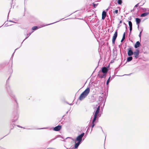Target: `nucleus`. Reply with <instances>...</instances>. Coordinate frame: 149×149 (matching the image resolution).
Returning <instances> with one entry per match:
<instances>
[{
	"label": "nucleus",
	"instance_id": "obj_28",
	"mask_svg": "<svg viewBox=\"0 0 149 149\" xmlns=\"http://www.w3.org/2000/svg\"><path fill=\"white\" fill-rule=\"evenodd\" d=\"M147 11L148 12L147 13H149V8H147Z\"/></svg>",
	"mask_w": 149,
	"mask_h": 149
},
{
	"label": "nucleus",
	"instance_id": "obj_27",
	"mask_svg": "<svg viewBox=\"0 0 149 149\" xmlns=\"http://www.w3.org/2000/svg\"><path fill=\"white\" fill-rule=\"evenodd\" d=\"M143 10L144 11H147V8H143Z\"/></svg>",
	"mask_w": 149,
	"mask_h": 149
},
{
	"label": "nucleus",
	"instance_id": "obj_17",
	"mask_svg": "<svg viewBox=\"0 0 149 149\" xmlns=\"http://www.w3.org/2000/svg\"><path fill=\"white\" fill-rule=\"evenodd\" d=\"M122 2L121 0H118V3L119 5H121Z\"/></svg>",
	"mask_w": 149,
	"mask_h": 149
},
{
	"label": "nucleus",
	"instance_id": "obj_10",
	"mask_svg": "<svg viewBox=\"0 0 149 149\" xmlns=\"http://www.w3.org/2000/svg\"><path fill=\"white\" fill-rule=\"evenodd\" d=\"M136 24L138 25V28H139V24L141 22V19L138 18H136Z\"/></svg>",
	"mask_w": 149,
	"mask_h": 149
},
{
	"label": "nucleus",
	"instance_id": "obj_22",
	"mask_svg": "<svg viewBox=\"0 0 149 149\" xmlns=\"http://www.w3.org/2000/svg\"><path fill=\"white\" fill-rule=\"evenodd\" d=\"M142 31H143V30H142L141 31H140V33L139 35V37H140V38H141V34L142 32Z\"/></svg>",
	"mask_w": 149,
	"mask_h": 149
},
{
	"label": "nucleus",
	"instance_id": "obj_19",
	"mask_svg": "<svg viewBox=\"0 0 149 149\" xmlns=\"http://www.w3.org/2000/svg\"><path fill=\"white\" fill-rule=\"evenodd\" d=\"M98 5V3H93V6L94 8H95Z\"/></svg>",
	"mask_w": 149,
	"mask_h": 149
},
{
	"label": "nucleus",
	"instance_id": "obj_21",
	"mask_svg": "<svg viewBox=\"0 0 149 149\" xmlns=\"http://www.w3.org/2000/svg\"><path fill=\"white\" fill-rule=\"evenodd\" d=\"M110 78H111V76H110V77H109V78L107 80V83H106L108 85L109 84Z\"/></svg>",
	"mask_w": 149,
	"mask_h": 149
},
{
	"label": "nucleus",
	"instance_id": "obj_25",
	"mask_svg": "<svg viewBox=\"0 0 149 149\" xmlns=\"http://www.w3.org/2000/svg\"><path fill=\"white\" fill-rule=\"evenodd\" d=\"M31 33H30L29 34H27V35L28 36L26 37V38L25 39H27L28 37L31 35Z\"/></svg>",
	"mask_w": 149,
	"mask_h": 149
},
{
	"label": "nucleus",
	"instance_id": "obj_40",
	"mask_svg": "<svg viewBox=\"0 0 149 149\" xmlns=\"http://www.w3.org/2000/svg\"><path fill=\"white\" fill-rule=\"evenodd\" d=\"M17 118H18V117H17H17H16V120H17Z\"/></svg>",
	"mask_w": 149,
	"mask_h": 149
},
{
	"label": "nucleus",
	"instance_id": "obj_42",
	"mask_svg": "<svg viewBox=\"0 0 149 149\" xmlns=\"http://www.w3.org/2000/svg\"><path fill=\"white\" fill-rule=\"evenodd\" d=\"M108 10V9H107V10Z\"/></svg>",
	"mask_w": 149,
	"mask_h": 149
},
{
	"label": "nucleus",
	"instance_id": "obj_14",
	"mask_svg": "<svg viewBox=\"0 0 149 149\" xmlns=\"http://www.w3.org/2000/svg\"><path fill=\"white\" fill-rule=\"evenodd\" d=\"M149 14V13H143L141 15V17H145L147 16Z\"/></svg>",
	"mask_w": 149,
	"mask_h": 149
},
{
	"label": "nucleus",
	"instance_id": "obj_37",
	"mask_svg": "<svg viewBox=\"0 0 149 149\" xmlns=\"http://www.w3.org/2000/svg\"><path fill=\"white\" fill-rule=\"evenodd\" d=\"M25 39H25L23 41H22V43H21V44H22V43H23V41H24Z\"/></svg>",
	"mask_w": 149,
	"mask_h": 149
},
{
	"label": "nucleus",
	"instance_id": "obj_24",
	"mask_svg": "<svg viewBox=\"0 0 149 149\" xmlns=\"http://www.w3.org/2000/svg\"><path fill=\"white\" fill-rule=\"evenodd\" d=\"M132 30V27H130V33H131Z\"/></svg>",
	"mask_w": 149,
	"mask_h": 149
},
{
	"label": "nucleus",
	"instance_id": "obj_18",
	"mask_svg": "<svg viewBox=\"0 0 149 149\" xmlns=\"http://www.w3.org/2000/svg\"><path fill=\"white\" fill-rule=\"evenodd\" d=\"M128 23L130 27H132V23L131 21H129Z\"/></svg>",
	"mask_w": 149,
	"mask_h": 149
},
{
	"label": "nucleus",
	"instance_id": "obj_3",
	"mask_svg": "<svg viewBox=\"0 0 149 149\" xmlns=\"http://www.w3.org/2000/svg\"><path fill=\"white\" fill-rule=\"evenodd\" d=\"M84 133H83L80 135L78 136L76 139L74 140L75 142L76 143V142L77 141L78 142L81 143L82 141V137L84 136Z\"/></svg>",
	"mask_w": 149,
	"mask_h": 149
},
{
	"label": "nucleus",
	"instance_id": "obj_38",
	"mask_svg": "<svg viewBox=\"0 0 149 149\" xmlns=\"http://www.w3.org/2000/svg\"><path fill=\"white\" fill-rule=\"evenodd\" d=\"M25 39H25L23 41H22V43H21V44H22V43H23V41H24Z\"/></svg>",
	"mask_w": 149,
	"mask_h": 149
},
{
	"label": "nucleus",
	"instance_id": "obj_9",
	"mask_svg": "<svg viewBox=\"0 0 149 149\" xmlns=\"http://www.w3.org/2000/svg\"><path fill=\"white\" fill-rule=\"evenodd\" d=\"M61 126L59 125L54 127V130L55 131H58L61 130Z\"/></svg>",
	"mask_w": 149,
	"mask_h": 149
},
{
	"label": "nucleus",
	"instance_id": "obj_4",
	"mask_svg": "<svg viewBox=\"0 0 149 149\" xmlns=\"http://www.w3.org/2000/svg\"><path fill=\"white\" fill-rule=\"evenodd\" d=\"M117 30H116V31L115 32V33H114L113 36V37L112 42V43L113 44H115V41L117 38Z\"/></svg>",
	"mask_w": 149,
	"mask_h": 149
},
{
	"label": "nucleus",
	"instance_id": "obj_29",
	"mask_svg": "<svg viewBox=\"0 0 149 149\" xmlns=\"http://www.w3.org/2000/svg\"><path fill=\"white\" fill-rule=\"evenodd\" d=\"M122 23V21H121H121H120V22H119L120 24L121 23Z\"/></svg>",
	"mask_w": 149,
	"mask_h": 149
},
{
	"label": "nucleus",
	"instance_id": "obj_30",
	"mask_svg": "<svg viewBox=\"0 0 149 149\" xmlns=\"http://www.w3.org/2000/svg\"><path fill=\"white\" fill-rule=\"evenodd\" d=\"M125 38H122V40H124L125 39Z\"/></svg>",
	"mask_w": 149,
	"mask_h": 149
},
{
	"label": "nucleus",
	"instance_id": "obj_34",
	"mask_svg": "<svg viewBox=\"0 0 149 149\" xmlns=\"http://www.w3.org/2000/svg\"><path fill=\"white\" fill-rule=\"evenodd\" d=\"M55 139H52L51 141H50V142H51L52 141V140H54Z\"/></svg>",
	"mask_w": 149,
	"mask_h": 149
},
{
	"label": "nucleus",
	"instance_id": "obj_32",
	"mask_svg": "<svg viewBox=\"0 0 149 149\" xmlns=\"http://www.w3.org/2000/svg\"><path fill=\"white\" fill-rule=\"evenodd\" d=\"M123 41V40L122 39L121 40V42H122Z\"/></svg>",
	"mask_w": 149,
	"mask_h": 149
},
{
	"label": "nucleus",
	"instance_id": "obj_23",
	"mask_svg": "<svg viewBox=\"0 0 149 149\" xmlns=\"http://www.w3.org/2000/svg\"><path fill=\"white\" fill-rule=\"evenodd\" d=\"M123 38H125V32H124L123 34Z\"/></svg>",
	"mask_w": 149,
	"mask_h": 149
},
{
	"label": "nucleus",
	"instance_id": "obj_13",
	"mask_svg": "<svg viewBox=\"0 0 149 149\" xmlns=\"http://www.w3.org/2000/svg\"><path fill=\"white\" fill-rule=\"evenodd\" d=\"M75 143V144L74 146V148L76 149L79 146L80 144L81 143L78 142L77 143H76V142Z\"/></svg>",
	"mask_w": 149,
	"mask_h": 149
},
{
	"label": "nucleus",
	"instance_id": "obj_8",
	"mask_svg": "<svg viewBox=\"0 0 149 149\" xmlns=\"http://www.w3.org/2000/svg\"><path fill=\"white\" fill-rule=\"evenodd\" d=\"M128 55L129 56H131L133 54V52L131 48H129L128 49Z\"/></svg>",
	"mask_w": 149,
	"mask_h": 149
},
{
	"label": "nucleus",
	"instance_id": "obj_16",
	"mask_svg": "<svg viewBox=\"0 0 149 149\" xmlns=\"http://www.w3.org/2000/svg\"><path fill=\"white\" fill-rule=\"evenodd\" d=\"M38 29V27L37 26H34L32 27V29L33 30H35Z\"/></svg>",
	"mask_w": 149,
	"mask_h": 149
},
{
	"label": "nucleus",
	"instance_id": "obj_39",
	"mask_svg": "<svg viewBox=\"0 0 149 149\" xmlns=\"http://www.w3.org/2000/svg\"><path fill=\"white\" fill-rule=\"evenodd\" d=\"M17 126L18 127H20L19 125H17Z\"/></svg>",
	"mask_w": 149,
	"mask_h": 149
},
{
	"label": "nucleus",
	"instance_id": "obj_43",
	"mask_svg": "<svg viewBox=\"0 0 149 149\" xmlns=\"http://www.w3.org/2000/svg\"><path fill=\"white\" fill-rule=\"evenodd\" d=\"M9 79V77L8 78V79Z\"/></svg>",
	"mask_w": 149,
	"mask_h": 149
},
{
	"label": "nucleus",
	"instance_id": "obj_1",
	"mask_svg": "<svg viewBox=\"0 0 149 149\" xmlns=\"http://www.w3.org/2000/svg\"><path fill=\"white\" fill-rule=\"evenodd\" d=\"M100 106H99L97 109L95 113V114L94 116V118L92 122V127L93 128L95 125L94 122L97 120V119H98V117H100V116H99V115H98L99 113V110L100 109Z\"/></svg>",
	"mask_w": 149,
	"mask_h": 149
},
{
	"label": "nucleus",
	"instance_id": "obj_26",
	"mask_svg": "<svg viewBox=\"0 0 149 149\" xmlns=\"http://www.w3.org/2000/svg\"><path fill=\"white\" fill-rule=\"evenodd\" d=\"M139 3H138L137 4H136V5H135V6L134 7H137L138 6H139Z\"/></svg>",
	"mask_w": 149,
	"mask_h": 149
},
{
	"label": "nucleus",
	"instance_id": "obj_35",
	"mask_svg": "<svg viewBox=\"0 0 149 149\" xmlns=\"http://www.w3.org/2000/svg\"><path fill=\"white\" fill-rule=\"evenodd\" d=\"M25 39H25L23 41H22V43H21V44H22V43H23V41H24Z\"/></svg>",
	"mask_w": 149,
	"mask_h": 149
},
{
	"label": "nucleus",
	"instance_id": "obj_7",
	"mask_svg": "<svg viewBox=\"0 0 149 149\" xmlns=\"http://www.w3.org/2000/svg\"><path fill=\"white\" fill-rule=\"evenodd\" d=\"M108 71V69L107 68L103 67L102 68V71H101L106 74Z\"/></svg>",
	"mask_w": 149,
	"mask_h": 149
},
{
	"label": "nucleus",
	"instance_id": "obj_41",
	"mask_svg": "<svg viewBox=\"0 0 149 149\" xmlns=\"http://www.w3.org/2000/svg\"><path fill=\"white\" fill-rule=\"evenodd\" d=\"M124 24H125V23H124Z\"/></svg>",
	"mask_w": 149,
	"mask_h": 149
},
{
	"label": "nucleus",
	"instance_id": "obj_12",
	"mask_svg": "<svg viewBox=\"0 0 149 149\" xmlns=\"http://www.w3.org/2000/svg\"><path fill=\"white\" fill-rule=\"evenodd\" d=\"M140 45V43L139 41H137L136 43L134 45V47L135 48H137L139 47Z\"/></svg>",
	"mask_w": 149,
	"mask_h": 149
},
{
	"label": "nucleus",
	"instance_id": "obj_2",
	"mask_svg": "<svg viewBox=\"0 0 149 149\" xmlns=\"http://www.w3.org/2000/svg\"><path fill=\"white\" fill-rule=\"evenodd\" d=\"M90 91L89 87H88L80 95L79 99L81 100L85 98L88 95Z\"/></svg>",
	"mask_w": 149,
	"mask_h": 149
},
{
	"label": "nucleus",
	"instance_id": "obj_31",
	"mask_svg": "<svg viewBox=\"0 0 149 149\" xmlns=\"http://www.w3.org/2000/svg\"><path fill=\"white\" fill-rule=\"evenodd\" d=\"M56 23V22H54V23H53V24L54 23ZM49 24L47 25H50V24Z\"/></svg>",
	"mask_w": 149,
	"mask_h": 149
},
{
	"label": "nucleus",
	"instance_id": "obj_33",
	"mask_svg": "<svg viewBox=\"0 0 149 149\" xmlns=\"http://www.w3.org/2000/svg\"><path fill=\"white\" fill-rule=\"evenodd\" d=\"M72 104H72V103H71V104H70V105H72Z\"/></svg>",
	"mask_w": 149,
	"mask_h": 149
},
{
	"label": "nucleus",
	"instance_id": "obj_20",
	"mask_svg": "<svg viewBox=\"0 0 149 149\" xmlns=\"http://www.w3.org/2000/svg\"><path fill=\"white\" fill-rule=\"evenodd\" d=\"M113 12L114 14H117L118 13V10H116Z\"/></svg>",
	"mask_w": 149,
	"mask_h": 149
},
{
	"label": "nucleus",
	"instance_id": "obj_6",
	"mask_svg": "<svg viewBox=\"0 0 149 149\" xmlns=\"http://www.w3.org/2000/svg\"><path fill=\"white\" fill-rule=\"evenodd\" d=\"M139 53V52L138 50H136L135 52H134V53H133L134 56L135 58H137L138 57Z\"/></svg>",
	"mask_w": 149,
	"mask_h": 149
},
{
	"label": "nucleus",
	"instance_id": "obj_5",
	"mask_svg": "<svg viewBox=\"0 0 149 149\" xmlns=\"http://www.w3.org/2000/svg\"><path fill=\"white\" fill-rule=\"evenodd\" d=\"M98 75L100 77L103 78L104 77H105L106 76V74L102 72L101 71H100L98 72Z\"/></svg>",
	"mask_w": 149,
	"mask_h": 149
},
{
	"label": "nucleus",
	"instance_id": "obj_36",
	"mask_svg": "<svg viewBox=\"0 0 149 149\" xmlns=\"http://www.w3.org/2000/svg\"><path fill=\"white\" fill-rule=\"evenodd\" d=\"M25 39H25L23 41H22V43H21V44H22V43H23V41H24Z\"/></svg>",
	"mask_w": 149,
	"mask_h": 149
},
{
	"label": "nucleus",
	"instance_id": "obj_15",
	"mask_svg": "<svg viewBox=\"0 0 149 149\" xmlns=\"http://www.w3.org/2000/svg\"><path fill=\"white\" fill-rule=\"evenodd\" d=\"M132 59V56L129 57L127 59V61L130 62Z\"/></svg>",
	"mask_w": 149,
	"mask_h": 149
},
{
	"label": "nucleus",
	"instance_id": "obj_11",
	"mask_svg": "<svg viewBox=\"0 0 149 149\" xmlns=\"http://www.w3.org/2000/svg\"><path fill=\"white\" fill-rule=\"evenodd\" d=\"M106 15V13L105 11H103L102 12V19H105Z\"/></svg>",
	"mask_w": 149,
	"mask_h": 149
}]
</instances>
